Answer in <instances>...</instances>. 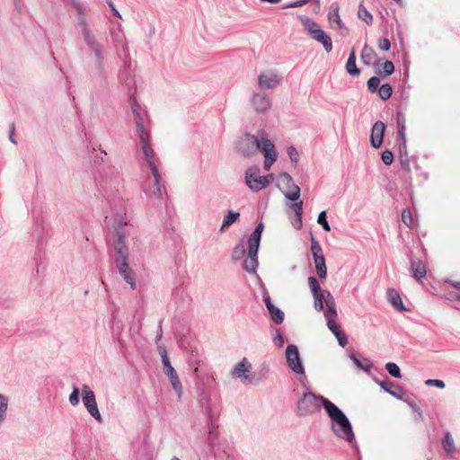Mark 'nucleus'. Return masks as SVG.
Listing matches in <instances>:
<instances>
[{
    "label": "nucleus",
    "mask_w": 460,
    "mask_h": 460,
    "mask_svg": "<svg viewBox=\"0 0 460 460\" xmlns=\"http://www.w3.org/2000/svg\"><path fill=\"white\" fill-rule=\"evenodd\" d=\"M121 45L122 52L119 53V58L124 63L123 75L126 76V84L129 88V103L131 111L134 115L137 132L140 140V150L142 154V160L145 164L149 168L153 175L152 182H149L148 188L145 190L146 196L151 200L164 199L166 195L164 187L161 184V175L158 171L160 165L159 158L156 156L151 144L150 133L147 128L148 119L146 111L137 103L135 93L131 92V85L135 84L134 81V66L131 59L128 58L127 43L120 40L119 35L117 32V46Z\"/></svg>",
    "instance_id": "f257e3e1"
},
{
    "label": "nucleus",
    "mask_w": 460,
    "mask_h": 460,
    "mask_svg": "<svg viewBox=\"0 0 460 460\" xmlns=\"http://www.w3.org/2000/svg\"><path fill=\"white\" fill-rule=\"evenodd\" d=\"M237 151L245 157L255 155L258 152L264 156L263 167L270 171L278 159V152L274 144L268 138L266 131L261 128L256 135L245 133L236 143Z\"/></svg>",
    "instance_id": "f03ea898"
},
{
    "label": "nucleus",
    "mask_w": 460,
    "mask_h": 460,
    "mask_svg": "<svg viewBox=\"0 0 460 460\" xmlns=\"http://www.w3.org/2000/svg\"><path fill=\"white\" fill-rule=\"evenodd\" d=\"M324 410L331 419V429L332 432L338 438L349 443L354 441L355 436L352 426L345 413L331 401L324 402Z\"/></svg>",
    "instance_id": "7ed1b4c3"
},
{
    "label": "nucleus",
    "mask_w": 460,
    "mask_h": 460,
    "mask_svg": "<svg viewBox=\"0 0 460 460\" xmlns=\"http://www.w3.org/2000/svg\"><path fill=\"white\" fill-rule=\"evenodd\" d=\"M128 252L124 244L123 235L117 231V268L122 279L130 286L131 289H136V275L128 263Z\"/></svg>",
    "instance_id": "20e7f679"
},
{
    "label": "nucleus",
    "mask_w": 460,
    "mask_h": 460,
    "mask_svg": "<svg viewBox=\"0 0 460 460\" xmlns=\"http://www.w3.org/2000/svg\"><path fill=\"white\" fill-rule=\"evenodd\" d=\"M325 401L329 400L311 392L305 393L304 396L297 402L296 412L300 416L314 414L320 410L321 404L324 407Z\"/></svg>",
    "instance_id": "39448f33"
},
{
    "label": "nucleus",
    "mask_w": 460,
    "mask_h": 460,
    "mask_svg": "<svg viewBox=\"0 0 460 460\" xmlns=\"http://www.w3.org/2000/svg\"><path fill=\"white\" fill-rule=\"evenodd\" d=\"M305 29L308 31L311 38L321 43L327 53L332 50V40L323 30H322L318 23L314 20L302 16L300 18Z\"/></svg>",
    "instance_id": "423d86ee"
},
{
    "label": "nucleus",
    "mask_w": 460,
    "mask_h": 460,
    "mask_svg": "<svg viewBox=\"0 0 460 460\" xmlns=\"http://www.w3.org/2000/svg\"><path fill=\"white\" fill-rule=\"evenodd\" d=\"M278 186L289 201H298L300 188L294 182L292 177L288 172L279 174Z\"/></svg>",
    "instance_id": "0eeeda50"
},
{
    "label": "nucleus",
    "mask_w": 460,
    "mask_h": 460,
    "mask_svg": "<svg viewBox=\"0 0 460 460\" xmlns=\"http://www.w3.org/2000/svg\"><path fill=\"white\" fill-rule=\"evenodd\" d=\"M82 401L89 414L102 423V418L98 410L95 394L87 385L82 386Z\"/></svg>",
    "instance_id": "6e6552de"
},
{
    "label": "nucleus",
    "mask_w": 460,
    "mask_h": 460,
    "mask_svg": "<svg viewBox=\"0 0 460 460\" xmlns=\"http://www.w3.org/2000/svg\"><path fill=\"white\" fill-rule=\"evenodd\" d=\"M247 186L252 190H261L270 184L267 176L260 175V169L257 167L249 168L245 173Z\"/></svg>",
    "instance_id": "1a4fd4ad"
},
{
    "label": "nucleus",
    "mask_w": 460,
    "mask_h": 460,
    "mask_svg": "<svg viewBox=\"0 0 460 460\" xmlns=\"http://www.w3.org/2000/svg\"><path fill=\"white\" fill-rule=\"evenodd\" d=\"M286 359L288 367L298 375L305 374V368L296 345L290 344L286 349Z\"/></svg>",
    "instance_id": "9d476101"
},
{
    "label": "nucleus",
    "mask_w": 460,
    "mask_h": 460,
    "mask_svg": "<svg viewBox=\"0 0 460 460\" xmlns=\"http://www.w3.org/2000/svg\"><path fill=\"white\" fill-rule=\"evenodd\" d=\"M252 367L250 361L246 358H243L238 364L234 366L232 371V376L235 378L241 379L243 383H252Z\"/></svg>",
    "instance_id": "9b49d317"
},
{
    "label": "nucleus",
    "mask_w": 460,
    "mask_h": 460,
    "mask_svg": "<svg viewBox=\"0 0 460 460\" xmlns=\"http://www.w3.org/2000/svg\"><path fill=\"white\" fill-rule=\"evenodd\" d=\"M163 368L164 374L167 376V377L170 380V383L172 386V389L174 390L175 394H177V397L179 400H181L182 394H183V388L181 385V383L179 379L178 374L172 366L170 360H165V363L163 364Z\"/></svg>",
    "instance_id": "f8f14e48"
},
{
    "label": "nucleus",
    "mask_w": 460,
    "mask_h": 460,
    "mask_svg": "<svg viewBox=\"0 0 460 460\" xmlns=\"http://www.w3.org/2000/svg\"><path fill=\"white\" fill-rule=\"evenodd\" d=\"M253 109L260 113L266 112L271 107V101L265 93H256L252 98Z\"/></svg>",
    "instance_id": "ddd939ff"
},
{
    "label": "nucleus",
    "mask_w": 460,
    "mask_h": 460,
    "mask_svg": "<svg viewBox=\"0 0 460 460\" xmlns=\"http://www.w3.org/2000/svg\"><path fill=\"white\" fill-rule=\"evenodd\" d=\"M385 130V125L383 121H376L372 126L370 143L374 148H379L383 143L384 133Z\"/></svg>",
    "instance_id": "4468645a"
},
{
    "label": "nucleus",
    "mask_w": 460,
    "mask_h": 460,
    "mask_svg": "<svg viewBox=\"0 0 460 460\" xmlns=\"http://www.w3.org/2000/svg\"><path fill=\"white\" fill-rule=\"evenodd\" d=\"M258 250L252 249V246H247V256L243 263V269L248 273L254 274L258 267Z\"/></svg>",
    "instance_id": "2eb2a0df"
},
{
    "label": "nucleus",
    "mask_w": 460,
    "mask_h": 460,
    "mask_svg": "<svg viewBox=\"0 0 460 460\" xmlns=\"http://www.w3.org/2000/svg\"><path fill=\"white\" fill-rule=\"evenodd\" d=\"M339 4L338 3H332L331 4V12L328 14V19L330 22H334L337 23L339 30L341 31V34L342 36H347L349 33V30L346 27L345 23L342 22V20L340 17L339 14Z\"/></svg>",
    "instance_id": "dca6fc26"
},
{
    "label": "nucleus",
    "mask_w": 460,
    "mask_h": 460,
    "mask_svg": "<svg viewBox=\"0 0 460 460\" xmlns=\"http://www.w3.org/2000/svg\"><path fill=\"white\" fill-rule=\"evenodd\" d=\"M386 299L395 310L400 312L408 311L402 303L400 294L394 288H388L386 290Z\"/></svg>",
    "instance_id": "f3484780"
},
{
    "label": "nucleus",
    "mask_w": 460,
    "mask_h": 460,
    "mask_svg": "<svg viewBox=\"0 0 460 460\" xmlns=\"http://www.w3.org/2000/svg\"><path fill=\"white\" fill-rule=\"evenodd\" d=\"M279 83V77L276 74H261L258 76V84L261 89H272Z\"/></svg>",
    "instance_id": "a211bd4d"
},
{
    "label": "nucleus",
    "mask_w": 460,
    "mask_h": 460,
    "mask_svg": "<svg viewBox=\"0 0 460 460\" xmlns=\"http://www.w3.org/2000/svg\"><path fill=\"white\" fill-rule=\"evenodd\" d=\"M264 302H265V305H266V307L270 313V318L271 320L276 323V324H280L283 323V320H284V313L282 310H280L279 307L275 306L270 296H265L264 297Z\"/></svg>",
    "instance_id": "6ab92c4d"
},
{
    "label": "nucleus",
    "mask_w": 460,
    "mask_h": 460,
    "mask_svg": "<svg viewBox=\"0 0 460 460\" xmlns=\"http://www.w3.org/2000/svg\"><path fill=\"white\" fill-rule=\"evenodd\" d=\"M378 384L384 391L399 400H402V397L406 395V392L402 387L395 386L389 380L378 382Z\"/></svg>",
    "instance_id": "aec40b11"
},
{
    "label": "nucleus",
    "mask_w": 460,
    "mask_h": 460,
    "mask_svg": "<svg viewBox=\"0 0 460 460\" xmlns=\"http://www.w3.org/2000/svg\"><path fill=\"white\" fill-rule=\"evenodd\" d=\"M302 209L303 203H290L288 213L294 214L292 225L295 228L299 229L302 226Z\"/></svg>",
    "instance_id": "412c9836"
},
{
    "label": "nucleus",
    "mask_w": 460,
    "mask_h": 460,
    "mask_svg": "<svg viewBox=\"0 0 460 460\" xmlns=\"http://www.w3.org/2000/svg\"><path fill=\"white\" fill-rule=\"evenodd\" d=\"M263 229L264 224L260 222L251 235L248 237L246 245L252 246V249L253 250H255V248H259Z\"/></svg>",
    "instance_id": "4be33fe9"
},
{
    "label": "nucleus",
    "mask_w": 460,
    "mask_h": 460,
    "mask_svg": "<svg viewBox=\"0 0 460 460\" xmlns=\"http://www.w3.org/2000/svg\"><path fill=\"white\" fill-rule=\"evenodd\" d=\"M411 268L413 278L418 282H422L427 275V270L425 264L421 261H411Z\"/></svg>",
    "instance_id": "5701e85b"
},
{
    "label": "nucleus",
    "mask_w": 460,
    "mask_h": 460,
    "mask_svg": "<svg viewBox=\"0 0 460 460\" xmlns=\"http://www.w3.org/2000/svg\"><path fill=\"white\" fill-rule=\"evenodd\" d=\"M399 159L402 169L410 171V161L407 153L406 139L399 140Z\"/></svg>",
    "instance_id": "b1692460"
},
{
    "label": "nucleus",
    "mask_w": 460,
    "mask_h": 460,
    "mask_svg": "<svg viewBox=\"0 0 460 460\" xmlns=\"http://www.w3.org/2000/svg\"><path fill=\"white\" fill-rule=\"evenodd\" d=\"M356 52L355 49H352L349 55L347 63H346V71L349 75L352 76L358 75L360 74V69L358 68L356 65Z\"/></svg>",
    "instance_id": "393cba45"
},
{
    "label": "nucleus",
    "mask_w": 460,
    "mask_h": 460,
    "mask_svg": "<svg viewBox=\"0 0 460 460\" xmlns=\"http://www.w3.org/2000/svg\"><path fill=\"white\" fill-rule=\"evenodd\" d=\"M327 296L329 297H330V296H332L329 290H323V292H321L319 294H314L313 296L314 299V307L316 311H318V312L323 311V304H325V305H326L327 301L329 299L327 297Z\"/></svg>",
    "instance_id": "a878e982"
},
{
    "label": "nucleus",
    "mask_w": 460,
    "mask_h": 460,
    "mask_svg": "<svg viewBox=\"0 0 460 460\" xmlns=\"http://www.w3.org/2000/svg\"><path fill=\"white\" fill-rule=\"evenodd\" d=\"M396 125H397V138L398 140H403L406 139L405 136V130H406V119L405 115L398 111L396 113Z\"/></svg>",
    "instance_id": "bb28decb"
},
{
    "label": "nucleus",
    "mask_w": 460,
    "mask_h": 460,
    "mask_svg": "<svg viewBox=\"0 0 460 460\" xmlns=\"http://www.w3.org/2000/svg\"><path fill=\"white\" fill-rule=\"evenodd\" d=\"M376 58H377V55H376V51L374 50V49L372 47L368 46L367 44H365L362 49V51H361L362 62L365 65L369 66L371 64V61Z\"/></svg>",
    "instance_id": "cd10ccee"
},
{
    "label": "nucleus",
    "mask_w": 460,
    "mask_h": 460,
    "mask_svg": "<svg viewBox=\"0 0 460 460\" xmlns=\"http://www.w3.org/2000/svg\"><path fill=\"white\" fill-rule=\"evenodd\" d=\"M240 217V213L233 210H229L224 217L220 231L224 232L227 227L235 223Z\"/></svg>",
    "instance_id": "c85d7f7f"
},
{
    "label": "nucleus",
    "mask_w": 460,
    "mask_h": 460,
    "mask_svg": "<svg viewBox=\"0 0 460 460\" xmlns=\"http://www.w3.org/2000/svg\"><path fill=\"white\" fill-rule=\"evenodd\" d=\"M316 274L322 279H325L327 276V268L324 256L314 258Z\"/></svg>",
    "instance_id": "c756f323"
},
{
    "label": "nucleus",
    "mask_w": 460,
    "mask_h": 460,
    "mask_svg": "<svg viewBox=\"0 0 460 460\" xmlns=\"http://www.w3.org/2000/svg\"><path fill=\"white\" fill-rule=\"evenodd\" d=\"M327 297L329 298L326 305L327 310L324 312V317L326 319V322H328L329 320H335V318L337 317V310L334 297L332 296H330V297L327 296Z\"/></svg>",
    "instance_id": "7c9ffc66"
},
{
    "label": "nucleus",
    "mask_w": 460,
    "mask_h": 460,
    "mask_svg": "<svg viewBox=\"0 0 460 460\" xmlns=\"http://www.w3.org/2000/svg\"><path fill=\"white\" fill-rule=\"evenodd\" d=\"M9 406V398L0 394V426L4 423L7 417V411Z\"/></svg>",
    "instance_id": "2f4dec72"
},
{
    "label": "nucleus",
    "mask_w": 460,
    "mask_h": 460,
    "mask_svg": "<svg viewBox=\"0 0 460 460\" xmlns=\"http://www.w3.org/2000/svg\"><path fill=\"white\" fill-rule=\"evenodd\" d=\"M413 212H415V208H412V209H404L402 212V222L408 227H412L415 225Z\"/></svg>",
    "instance_id": "473e14b6"
},
{
    "label": "nucleus",
    "mask_w": 460,
    "mask_h": 460,
    "mask_svg": "<svg viewBox=\"0 0 460 460\" xmlns=\"http://www.w3.org/2000/svg\"><path fill=\"white\" fill-rule=\"evenodd\" d=\"M358 17L365 22L367 24L370 25L373 22V16L369 13V11L363 5V4H360L358 10Z\"/></svg>",
    "instance_id": "72a5a7b5"
},
{
    "label": "nucleus",
    "mask_w": 460,
    "mask_h": 460,
    "mask_svg": "<svg viewBox=\"0 0 460 460\" xmlns=\"http://www.w3.org/2000/svg\"><path fill=\"white\" fill-rule=\"evenodd\" d=\"M378 96L380 97V99L384 100V101H386L388 100L391 96H392V93H393V88H392V85L390 84H383L379 88H378Z\"/></svg>",
    "instance_id": "f704fd0d"
},
{
    "label": "nucleus",
    "mask_w": 460,
    "mask_h": 460,
    "mask_svg": "<svg viewBox=\"0 0 460 460\" xmlns=\"http://www.w3.org/2000/svg\"><path fill=\"white\" fill-rule=\"evenodd\" d=\"M246 252V248L243 243L236 244L232 252V259L234 261H239L243 258Z\"/></svg>",
    "instance_id": "c9c22d12"
},
{
    "label": "nucleus",
    "mask_w": 460,
    "mask_h": 460,
    "mask_svg": "<svg viewBox=\"0 0 460 460\" xmlns=\"http://www.w3.org/2000/svg\"><path fill=\"white\" fill-rule=\"evenodd\" d=\"M442 445H443L444 450L447 451V453H452L455 451L454 439H453L452 436L450 435V433L447 432L445 435Z\"/></svg>",
    "instance_id": "e433bc0d"
},
{
    "label": "nucleus",
    "mask_w": 460,
    "mask_h": 460,
    "mask_svg": "<svg viewBox=\"0 0 460 460\" xmlns=\"http://www.w3.org/2000/svg\"><path fill=\"white\" fill-rule=\"evenodd\" d=\"M311 252L313 258L323 256L321 245L313 235L311 236Z\"/></svg>",
    "instance_id": "4c0bfd02"
},
{
    "label": "nucleus",
    "mask_w": 460,
    "mask_h": 460,
    "mask_svg": "<svg viewBox=\"0 0 460 460\" xmlns=\"http://www.w3.org/2000/svg\"><path fill=\"white\" fill-rule=\"evenodd\" d=\"M385 369L393 377H395V378L402 377L401 370L395 363H393V362L386 363Z\"/></svg>",
    "instance_id": "58836bf2"
},
{
    "label": "nucleus",
    "mask_w": 460,
    "mask_h": 460,
    "mask_svg": "<svg viewBox=\"0 0 460 460\" xmlns=\"http://www.w3.org/2000/svg\"><path fill=\"white\" fill-rule=\"evenodd\" d=\"M308 284L313 296L314 294H319L324 290L321 288L318 280L314 277L308 278Z\"/></svg>",
    "instance_id": "ea45409f"
},
{
    "label": "nucleus",
    "mask_w": 460,
    "mask_h": 460,
    "mask_svg": "<svg viewBox=\"0 0 460 460\" xmlns=\"http://www.w3.org/2000/svg\"><path fill=\"white\" fill-rule=\"evenodd\" d=\"M376 72L385 76L391 75L394 72V65L392 61L387 60L383 64V71L378 69Z\"/></svg>",
    "instance_id": "a19ab883"
},
{
    "label": "nucleus",
    "mask_w": 460,
    "mask_h": 460,
    "mask_svg": "<svg viewBox=\"0 0 460 460\" xmlns=\"http://www.w3.org/2000/svg\"><path fill=\"white\" fill-rule=\"evenodd\" d=\"M379 84H380V79L377 76L370 77L367 83V89L370 93H376L378 90V88L380 87Z\"/></svg>",
    "instance_id": "79ce46f5"
},
{
    "label": "nucleus",
    "mask_w": 460,
    "mask_h": 460,
    "mask_svg": "<svg viewBox=\"0 0 460 460\" xmlns=\"http://www.w3.org/2000/svg\"><path fill=\"white\" fill-rule=\"evenodd\" d=\"M311 2H315V3L319 4V0H297V1L284 4L282 6V8L283 9L296 8V7L304 6L306 4L311 3Z\"/></svg>",
    "instance_id": "37998d69"
},
{
    "label": "nucleus",
    "mask_w": 460,
    "mask_h": 460,
    "mask_svg": "<svg viewBox=\"0 0 460 460\" xmlns=\"http://www.w3.org/2000/svg\"><path fill=\"white\" fill-rule=\"evenodd\" d=\"M287 154L290 159V161L296 165L299 160V153L297 152L296 148L293 146H290L287 149Z\"/></svg>",
    "instance_id": "c03bdc74"
},
{
    "label": "nucleus",
    "mask_w": 460,
    "mask_h": 460,
    "mask_svg": "<svg viewBox=\"0 0 460 460\" xmlns=\"http://www.w3.org/2000/svg\"><path fill=\"white\" fill-rule=\"evenodd\" d=\"M68 401L72 406H76L80 401V392L76 386L73 387V391L69 395Z\"/></svg>",
    "instance_id": "a18cd8bd"
},
{
    "label": "nucleus",
    "mask_w": 460,
    "mask_h": 460,
    "mask_svg": "<svg viewBox=\"0 0 460 460\" xmlns=\"http://www.w3.org/2000/svg\"><path fill=\"white\" fill-rule=\"evenodd\" d=\"M402 401L407 402L411 410L415 413L416 419L421 418V411L413 401L410 400L408 397H402Z\"/></svg>",
    "instance_id": "49530a36"
},
{
    "label": "nucleus",
    "mask_w": 460,
    "mask_h": 460,
    "mask_svg": "<svg viewBox=\"0 0 460 460\" xmlns=\"http://www.w3.org/2000/svg\"><path fill=\"white\" fill-rule=\"evenodd\" d=\"M381 159L385 165H390L394 162V154L390 150H385L382 153Z\"/></svg>",
    "instance_id": "de8ad7c7"
},
{
    "label": "nucleus",
    "mask_w": 460,
    "mask_h": 460,
    "mask_svg": "<svg viewBox=\"0 0 460 460\" xmlns=\"http://www.w3.org/2000/svg\"><path fill=\"white\" fill-rule=\"evenodd\" d=\"M317 222L323 226V228L325 231H330L331 230L330 225H329V223L326 220V212L325 211H322L319 214Z\"/></svg>",
    "instance_id": "09e8293b"
},
{
    "label": "nucleus",
    "mask_w": 460,
    "mask_h": 460,
    "mask_svg": "<svg viewBox=\"0 0 460 460\" xmlns=\"http://www.w3.org/2000/svg\"><path fill=\"white\" fill-rule=\"evenodd\" d=\"M350 358L358 368L363 369L365 371H368L372 367V365L369 362L363 364L358 358L355 357V355H351Z\"/></svg>",
    "instance_id": "8fccbe9b"
},
{
    "label": "nucleus",
    "mask_w": 460,
    "mask_h": 460,
    "mask_svg": "<svg viewBox=\"0 0 460 460\" xmlns=\"http://www.w3.org/2000/svg\"><path fill=\"white\" fill-rule=\"evenodd\" d=\"M328 329L333 333V335H336L338 332H342L341 330L340 325L336 323L335 320H329L327 322Z\"/></svg>",
    "instance_id": "3c124183"
},
{
    "label": "nucleus",
    "mask_w": 460,
    "mask_h": 460,
    "mask_svg": "<svg viewBox=\"0 0 460 460\" xmlns=\"http://www.w3.org/2000/svg\"><path fill=\"white\" fill-rule=\"evenodd\" d=\"M378 48L382 51H388L391 48V42L387 38L380 39L378 40Z\"/></svg>",
    "instance_id": "603ef678"
},
{
    "label": "nucleus",
    "mask_w": 460,
    "mask_h": 460,
    "mask_svg": "<svg viewBox=\"0 0 460 460\" xmlns=\"http://www.w3.org/2000/svg\"><path fill=\"white\" fill-rule=\"evenodd\" d=\"M338 341V343L340 346L344 348L346 344L348 343V338L346 334L343 332H338L336 335H334Z\"/></svg>",
    "instance_id": "864d4df0"
},
{
    "label": "nucleus",
    "mask_w": 460,
    "mask_h": 460,
    "mask_svg": "<svg viewBox=\"0 0 460 460\" xmlns=\"http://www.w3.org/2000/svg\"><path fill=\"white\" fill-rule=\"evenodd\" d=\"M425 384L427 385H433L438 388L443 389L445 387V383L439 379H428Z\"/></svg>",
    "instance_id": "5fc2aeb1"
},
{
    "label": "nucleus",
    "mask_w": 460,
    "mask_h": 460,
    "mask_svg": "<svg viewBox=\"0 0 460 460\" xmlns=\"http://www.w3.org/2000/svg\"><path fill=\"white\" fill-rule=\"evenodd\" d=\"M158 352L162 358V363H165V360H170L164 346H158Z\"/></svg>",
    "instance_id": "6e6d98bb"
},
{
    "label": "nucleus",
    "mask_w": 460,
    "mask_h": 460,
    "mask_svg": "<svg viewBox=\"0 0 460 460\" xmlns=\"http://www.w3.org/2000/svg\"><path fill=\"white\" fill-rule=\"evenodd\" d=\"M274 341L279 347H281L284 343L283 337L279 333H278V335L275 337Z\"/></svg>",
    "instance_id": "4d7b16f0"
},
{
    "label": "nucleus",
    "mask_w": 460,
    "mask_h": 460,
    "mask_svg": "<svg viewBox=\"0 0 460 460\" xmlns=\"http://www.w3.org/2000/svg\"><path fill=\"white\" fill-rule=\"evenodd\" d=\"M162 336H163V330H162V325L160 323L158 326L157 335L155 337V343L159 342V341L162 339Z\"/></svg>",
    "instance_id": "13d9d810"
},
{
    "label": "nucleus",
    "mask_w": 460,
    "mask_h": 460,
    "mask_svg": "<svg viewBox=\"0 0 460 460\" xmlns=\"http://www.w3.org/2000/svg\"><path fill=\"white\" fill-rule=\"evenodd\" d=\"M14 124L13 123L11 125V128H10V135H9V139L13 142V143H16L15 140L13 139V134H14Z\"/></svg>",
    "instance_id": "bf43d9fd"
},
{
    "label": "nucleus",
    "mask_w": 460,
    "mask_h": 460,
    "mask_svg": "<svg viewBox=\"0 0 460 460\" xmlns=\"http://www.w3.org/2000/svg\"><path fill=\"white\" fill-rule=\"evenodd\" d=\"M447 283H449L451 286H453L454 288H457V289H460V281H452V280H447Z\"/></svg>",
    "instance_id": "052dcab7"
},
{
    "label": "nucleus",
    "mask_w": 460,
    "mask_h": 460,
    "mask_svg": "<svg viewBox=\"0 0 460 460\" xmlns=\"http://www.w3.org/2000/svg\"><path fill=\"white\" fill-rule=\"evenodd\" d=\"M451 298H456L457 300H460V292L457 294H449L448 299H451Z\"/></svg>",
    "instance_id": "680f3d73"
},
{
    "label": "nucleus",
    "mask_w": 460,
    "mask_h": 460,
    "mask_svg": "<svg viewBox=\"0 0 460 460\" xmlns=\"http://www.w3.org/2000/svg\"><path fill=\"white\" fill-rule=\"evenodd\" d=\"M261 2L270 3V4H279L282 0H261Z\"/></svg>",
    "instance_id": "e2e57ef3"
},
{
    "label": "nucleus",
    "mask_w": 460,
    "mask_h": 460,
    "mask_svg": "<svg viewBox=\"0 0 460 460\" xmlns=\"http://www.w3.org/2000/svg\"><path fill=\"white\" fill-rule=\"evenodd\" d=\"M108 4L112 11H115V6L111 0H108Z\"/></svg>",
    "instance_id": "0e129e2a"
},
{
    "label": "nucleus",
    "mask_w": 460,
    "mask_h": 460,
    "mask_svg": "<svg viewBox=\"0 0 460 460\" xmlns=\"http://www.w3.org/2000/svg\"><path fill=\"white\" fill-rule=\"evenodd\" d=\"M117 18H121V15L118 10H117Z\"/></svg>",
    "instance_id": "69168bd1"
},
{
    "label": "nucleus",
    "mask_w": 460,
    "mask_h": 460,
    "mask_svg": "<svg viewBox=\"0 0 460 460\" xmlns=\"http://www.w3.org/2000/svg\"><path fill=\"white\" fill-rule=\"evenodd\" d=\"M171 460H180V459L176 456H173Z\"/></svg>",
    "instance_id": "338daca9"
},
{
    "label": "nucleus",
    "mask_w": 460,
    "mask_h": 460,
    "mask_svg": "<svg viewBox=\"0 0 460 460\" xmlns=\"http://www.w3.org/2000/svg\"><path fill=\"white\" fill-rule=\"evenodd\" d=\"M396 3L400 4L402 3V0H394Z\"/></svg>",
    "instance_id": "774afa93"
}]
</instances>
